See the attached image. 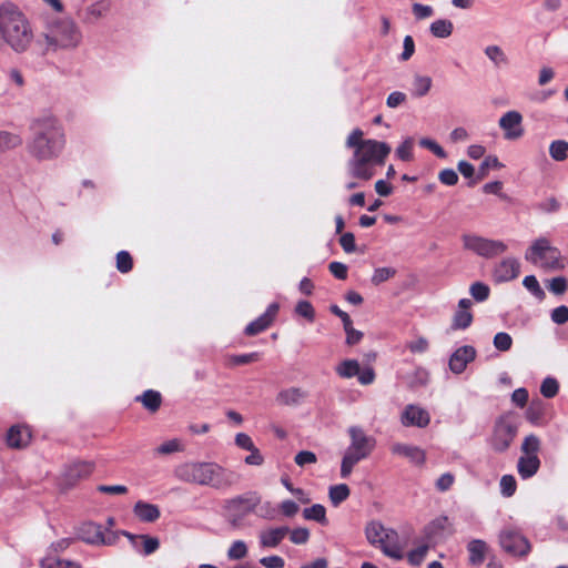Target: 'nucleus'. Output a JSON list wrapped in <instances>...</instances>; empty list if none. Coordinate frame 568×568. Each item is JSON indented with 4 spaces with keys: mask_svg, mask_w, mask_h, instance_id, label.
<instances>
[{
    "mask_svg": "<svg viewBox=\"0 0 568 568\" xmlns=\"http://www.w3.org/2000/svg\"><path fill=\"white\" fill-rule=\"evenodd\" d=\"M429 29L434 37L445 39L453 33L454 26L450 20L438 19L430 24Z\"/></svg>",
    "mask_w": 568,
    "mask_h": 568,
    "instance_id": "obj_34",
    "label": "nucleus"
},
{
    "mask_svg": "<svg viewBox=\"0 0 568 568\" xmlns=\"http://www.w3.org/2000/svg\"><path fill=\"white\" fill-rule=\"evenodd\" d=\"M540 460L537 455H524L518 459L517 470L523 479L532 477L539 469Z\"/></svg>",
    "mask_w": 568,
    "mask_h": 568,
    "instance_id": "obj_25",
    "label": "nucleus"
},
{
    "mask_svg": "<svg viewBox=\"0 0 568 568\" xmlns=\"http://www.w3.org/2000/svg\"><path fill=\"white\" fill-rule=\"evenodd\" d=\"M339 244L346 253H353L356 250L355 236L353 233H344L339 239Z\"/></svg>",
    "mask_w": 568,
    "mask_h": 568,
    "instance_id": "obj_63",
    "label": "nucleus"
},
{
    "mask_svg": "<svg viewBox=\"0 0 568 568\" xmlns=\"http://www.w3.org/2000/svg\"><path fill=\"white\" fill-rule=\"evenodd\" d=\"M295 313L310 322H313L315 318L314 307L307 301H300L295 306Z\"/></svg>",
    "mask_w": 568,
    "mask_h": 568,
    "instance_id": "obj_55",
    "label": "nucleus"
},
{
    "mask_svg": "<svg viewBox=\"0 0 568 568\" xmlns=\"http://www.w3.org/2000/svg\"><path fill=\"white\" fill-rule=\"evenodd\" d=\"M386 544L383 546V554L395 560H402L404 558L405 545L400 542L397 531L389 529L386 535Z\"/></svg>",
    "mask_w": 568,
    "mask_h": 568,
    "instance_id": "obj_19",
    "label": "nucleus"
},
{
    "mask_svg": "<svg viewBox=\"0 0 568 568\" xmlns=\"http://www.w3.org/2000/svg\"><path fill=\"white\" fill-rule=\"evenodd\" d=\"M439 181L445 185H455L458 182V175L453 169H445L438 174Z\"/></svg>",
    "mask_w": 568,
    "mask_h": 568,
    "instance_id": "obj_62",
    "label": "nucleus"
},
{
    "mask_svg": "<svg viewBox=\"0 0 568 568\" xmlns=\"http://www.w3.org/2000/svg\"><path fill=\"white\" fill-rule=\"evenodd\" d=\"M469 293L477 302H485L490 294V288L483 282H475L469 287Z\"/></svg>",
    "mask_w": 568,
    "mask_h": 568,
    "instance_id": "obj_42",
    "label": "nucleus"
},
{
    "mask_svg": "<svg viewBox=\"0 0 568 568\" xmlns=\"http://www.w3.org/2000/svg\"><path fill=\"white\" fill-rule=\"evenodd\" d=\"M260 359V354L257 352L233 355L230 357V362L233 365H245L253 362H257Z\"/></svg>",
    "mask_w": 568,
    "mask_h": 568,
    "instance_id": "obj_58",
    "label": "nucleus"
},
{
    "mask_svg": "<svg viewBox=\"0 0 568 568\" xmlns=\"http://www.w3.org/2000/svg\"><path fill=\"white\" fill-rule=\"evenodd\" d=\"M523 285L527 291H529L536 298L544 300L545 292L541 288L539 282L537 281L535 275H527L523 280Z\"/></svg>",
    "mask_w": 568,
    "mask_h": 568,
    "instance_id": "obj_43",
    "label": "nucleus"
},
{
    "mask_svg": "<svg viewBox=\"0 0 568 568\" xmlns=\"http://www.w3.org/2000/svg\"><path fill=\"white\" fill-rule=\"evenodd\" d=\"M462 242L465 250L471 251L485 258L500 255L508 248L503 241L486 239L476 234H464Z\"/></svg>",
    "mask_w": 568,
    "mask_h": 568,
    "instance_id": "obj_9",
    "label": "nucleus"
},
{
    "mask_svg": "<svg viewBox=\"0 0 568 568\" xmlns=\"http://www.w3.org/2000/svg\"><path fill=\"white\" fill-rule=\"evenodd\" d=\"M174 475L182 481L216 489L230 488L239 480V476L234 471L210 462L183 463L175 467Z\"/></svg>",
    "mask_w": 568,
    "mask_h": 568,
    "instance_id": "obj_4",
    "label": "nucleus"
},
{
    "mask_svg": "<svg viewBox=\"0 0 568 568\" xmlns=\"http://www.w3.org/2000/svg\"><path fill=\"white\" fill-rule=\"evenodd\" d=\"M134 515L143 523H154L160 518V508L151 503L139 500L133 507Z\"/></svg>",
    "mask_w": 568,
    "mask_h": 568,
    "instance_id": "obj_24",
    "label": "nucleus"
},
{
    "mask_svg": "<svg viewBox=\"0 0 568 568\" xmlns=\"http://www.w3.org/2000/svg\"><path fill=\"white\" fill-rule=\"evenodd\" d=\"M432 88V79L427 75H415L413 80L412 95L416 98L424 97Z\"/></svg>",
    "mask_w": 568,
    "mask_h": 568,
    "instance_id": "obj_35",
    "label": "nucleus"
},
{
    "mask_svg": "<svg viewBox=\"0 0 568 568\" xmlns=\"http://www.w3.org/2000/svg\"><path fill=\"white\" fill-rule=\"evenodd\" d=\"M551 321L558 325H562L568 322V307L565 305H560L552 310L551 312Z\"/></svg>",
    "mask_w": 568,
    "mask_h": 568,
    "instance_id": "obj_60",
    "label": "nucleus"
},
{
    "mask_svg": "<svg viewBox=\"0 0 568 568\" xmlns=\"http://www.w3.org/2000/svg\"><path fill=\"white\" fill-rule=\"evenodd\" d=\"M136 399L140 400L150 412H156L162 403L161 394L153 389L145 390Z\"/></svg>",
    "mask_w": 568,
    "mask_h": 568,
    "instance_id": "obj_32",
    "label": "nucleus"
},
{
    "mask_svg": "<svg viewBox=\"0 0 568 568\" xmlns=\"http://www.w3.org/2000/svg\"><path fill=\"white\" fill-rule=\"evenodd\" d=\"M489 547L481 539H473L467 544L468 562L470 566L478 567L485 561Z\"/></svg>",
    "mask_w": 568,
    "mask_h": 568,
    "instance_id": "obj_21",
    "label": "nucleus"
},
{
    "mask_svg": "<svg viewBox=\"0 0 568 568\" xmlns=\"http://www.w3.org/2000/svg\"><path fill=\"white\" fill-rule=\"evenodd\" d=\"M41 567L42 568H81L80 564H78L75 561L61 559V558H54V557L44 558L41 561Z\"/></svg>",
    "mask_w": 568,
    "mask_h": 568,
    "instance_id": "obj_41",
    "label": "nucleus"
},
{
    "mask_svg": "<svg viewBox=\"0 0 568 568\" xmlns=\"http://www.w3.org/2000/svg\"><path fill=\"white\" fill-rule=\"evenodd\" d=\"M303 517L306 520H314L322 525H325L327 523L326 519V509L321 504H315L308 508H305L303 510Z\"/></svg>",
    "mask_w": 568,
    "mask_h": 568,
    "instance_id": "obj_37",
    "label": "nucleus"
},
{
    "mask_svg": "<svg viewBox=\"0 0 568 568\" xmlns=\"http://www.w3.org/2000/svg\"><path fill=\"white\" fill-rule=\"evenodd\" d=\"M305 392L301 388L291 387L282 390L277 396V400L283 405H297L305 398Z\"/></svg>",
    "mask_w": 568,
    "mask_h": 568,
    "instance_id": "obj_30",
    "label": "nucleus"
},
{
    "mask_svg": "<svg viewBox=\"0 0 568 568\" xmlns=\"http://www.w3.org/2000/svg\"><path fill=\"white\" fill-rule=\"evenodd\" d=\"M294 460L296 465L304 467L305 465L315 464L317 462V457L313 452L302 450L296 454Z\"/></svg>",
    "mask_w": 568,
    "mask_h": 568,
    "instance_id": "obj_59",
    "label": "nucleus"
},
{
    "mask_svg": "<svg viewBox=\"0 0 568 568\" xmlns=\"http://www.w3.org/2000/svg\"><path fill=\"white\" fill-rule=\"evenodd\" d=\"M37 36L32 23L22 8L13 1L0 3V44L17 54L31 51Z\"/></svg>",
    "mask_w": 568,
    "mask_h": 568,
    "instance_id": "obj_1",
    "label": "nucleus"
},
{
    "mask_svg": "<svg viewBox=\"0 0 568 568\" xmlns=\"http://www.w3.org/2000/svg\"><path fill=\"white\" fill-rule=\"evenodd\" d=\"M390 450L394 455L403 456L415 465H423L426 459L425 452L417 446L396 443Z\"/></svg>",
    "mask_w": 568,
    "mask_h": 568,
    "instance_id": "obj_18",
    "label": "nucleus"
},
{
    "mask_svg": "<svg viewBox=\"0 0 568 568\" xmlns=\"http://www.w3.org/2000/svg\"><path fill=\"white\" fill-rule=\"evenodd\" d=\"M347 434L349 445L345 449L341 463V477L344 479L348 478L354 466L368 458L376 447V439L359 426H351Z\"/></svg>",
    "mask_w": 568,
    "mask_h": 568,
    "instance_id": "obj_6",
    "label": "nucleus"
},
{
    "mask_svg": "<svg viewBox=\"0 0 568 568\" xmlns=\"http://www.w3.org/2000/svg\"><path fill=\"white\" fill-rule=\"evenodd\" d=\"M520 272V263L515 257H506L493 268V280L496 283H505L515 280Z\"/></svg>",
    "mask_w": 568,
    "mask_h": 568,
    "instance_id": "obj_14",
    "label": "nucleus"
},
{
    "mask_svg": "<svg viewBox=\"0 0 568 568\" xmlns=\"http://www.w3.org/2000/svg\"><path fill=\"white\" fill-rule=\"evenodd\" d=\"M359 368L356 359H345L336 367V373L343 378H352L358 375Z\"/></svg>",
    "mask_w": 568,
    "mask_h": 568,
    "instance_id": "obj_38",
    "label": "nucleus"
},
{
    "mask_svg": "<svg viewBox=\"0 0 568 568\" xmlns=\"http://www.w3.org/2000/svg\"><path fill=\"white\" fill-rule=\"evenodd\" d=\"M525 260L545 270H561L565 266L560 251L545 236L531 242L525 252Z\"/></svg>",
    "mask_w": 568,
    "mask_h": 568,
    "instance_id": "obj_7",
    "label": "nucleus"
},
{
    "mask_svg": "<svg viewBox=\"0 0 568 568\" xmlns=\"http://www.w3.org/2000/svg\"><path fill=\"white\" fill-rule=\"evenodd\" d=\"M109 10V4L104 1H99L87 7L84 11L83 21L92 24L101 19Z\"/></svg>",
    "mask_w": 568,
    "mask_h": 568,
    "instance_id": "obj_28",
    "label": "nucleus"
},
{
    "mask_svg": "<svg viewBox=\"0 0 568 568\" xmlns=\"http://www.w3.org/2000/svg\"><path fill=\"white\" fill-rule=\"evenodd\" d=\"M559 389L558 382L552 377H547L542 381L540 386V393L546 398H552L557 395Z\"/></svg>",
    "mask_w": 568,
    "mask_h": 568,
    "instance_id": "obj_46",
    "label": "nucleus"
},
{
    "mask_svg": "<svg viewBox=\"0 0 568 568\" xmlns=\"http://www.w3.org/2000/svg\"><path fill=\"white\" fill-rule=\"evenodd\" d=\"M400 419L404 426H416L419 428H424L430 423L429 413L417 405H407Z\"/></svg>",
    "mask_w": 568,
    "mask_h": 568,
    "instance_id": "obj_16",
    "label": "nucleus"
},
{
    "mask_svg": "<svg viewBox=\"0 0 568 568\" xmlns=\"http://www.w3.org/2000/svg\"><path fill=\"white\" fill-rule=\"evenodd\" d=\"M22 142L21 135L9 131H0V153L19 148Z\"/></svg>",
    "mask_w": 568,
    "mask_h": 568,
    "instance_id": "obj_31",
    "label": "nucleus"
},
{
    "mask_svg": "<svg viewBox=\"0 0 568 568\" xmlns=\"http://www.w3.org/2000/svg\"><path fill=\"white\" fill-rule=\"evenodd\" d=\"M83 40L79 24L70 17L53 18L45 22L34 41L33 55L45 57L60 51L77 50Z\"/></svg>",
    "mask_w": 568,
    "mask_h": 568,
    "instance_id": "obj_2",
    "label": "nucleus"
},
{
    "mask_svg": "<svg viewBox=\"0 0 568 568\" xmlns=\"http://www.w3.org/2000/svg\"><path fill=\"white\" fill-rule=\"evenodd\" d=\"M260 562L266 568H284L285 566L284 559L276 555L263 557L261 558Z\"/></svg>",
    "mask_w": 568,
    "mask_h": 568,
    "instance_id": "obj_64",
    "label": "nucleus"
},
{
    "mask_svg": "<svg viewBox=\"0 0 568 568\" xmlns=\"http://www.w3.org/2000/svg\"><path fill=\"white\" fill-rule=\"evenodd\" d=\"M449 531V520L446 516L435 518L424 528L425 537L429 541L437 540Z\"/></svg>",
    "mask_w": 568,
    "mask_h": 568,
    "instance_id": "obj_23",
    "label": "nucleus"
},
{
    "mask_svg": "<svg viewBox=\"0 0 568 568\" xmlns=\"http://www.w3.org/2000/svg\"><path fill=\"white\" fill-rule=\"evenodd\" d=\"M184 446L182 445L181 440L178 438L170 439L168 442H164L160 446H158L154 449L155 455H170L179 452H183Z\"/></svg>",
    "mask_w": 568,
    "mask_h": 568,
    "instance_id": "obj_39",
    "label": "nucleus"
},
{
    "mask_svg": "<svg viewBox=\"0 0 568 568\" xmlns=\"http://www.w3.org/2000/svg\"><path fill=\"white\" fill-rule=\"evenodd\" d=\"M30 433L27 428L12 426L7 434V444L11 448H22L28 445Z\"/></svg>",
    "mask_w": 568,
    "mask_h": 568,
    "instance_id": "obj_27",
    "label": "nucleus"
},
{
    "mask_svg": "<svg viewBox=\"0 0 568 568\" xmlns=\"http://www.w3.org/2000/svg\"><path fill=\"white\" fill-rule=\"evenodd\" d=\"M290 539L295 545H304L310 539V530L304 527L290 530Z\"/></svg>",
    "mask_w": 568,
    "mask_h": 568,
    "instance_id": "obj_56",
    "label": "nucleus"
},
{
    "mask_svg": "<svg viewBox=\"0 0 568 568\" xmlns=\"http://www.w3.org/2000/svg\"><path fill=\"white\" fill-rule=\"evenodd\" d=\"M485 55L493 62L496 68L508 65L509 60L504 50L496 44L487 45L484 50Z\"/></svg>",
    "mask_w": 568,
    "mask_h": 568,
    "instance_id": "obj_29",
    "label": "nucleus"
},
{
    "mask_svg": "<svg viewBox=\"0 0 568 568\" xmlns=\"http://www.w3.org/2000/svg\"><path fill=\"white\" fill-rule=\"evenodd\" d=\"M271 324L262 315L245 327V334L253 336L265 331Z\"/></svg>",
    "mask_w": 568,
    "mask_h": 568,
    "instance_id": "obj_53",
    "label": "nucleus"
},
{
    "mask_svg": "<svg viewBox=\"0 0 568 568\" xmlns=\"http://www.w3.org/2000/svg\"><path fill=\"white\" fill-rule=\"evenodd\" d=\"M549 154L555 161H564L568 155V142L556 140L549 146Z\"/></svg>",
    "mask_w": 568,
    "mask_h": 568,
    "instance_id": "obj_40",
    "label": "nucleus"
},
{
    "mask_svg": "<svg viewBox=\"0 0 568 568\" xmlns=\"http://www.w3.org/2000/svg\"><path fill=\"white\" fill-rule=\"evenodd\" d=\"M499 545L506 552L513 556H526L531 549L528 539L513 528H505L500 531Z\"/></svg>",
    "mask_w": 568,
    "mask_h": 568,
    "instance_id": "obj_10",
    "label": "nucleus"
},
{
    "mask_svg": "<svg viewBox=\"0 0 568 568\" xmlns=\"http://www.w3.org/2000/svg\"><path fill=\"white\" fill-rule=\"evenodd\" d=\"M132 257L126 251H120L116 254V268L121 273H128L132 270Z\"/></svg>",
    "mask_w": 568,
    "mask_h": 568,
    "instance_id": "obj_52",
    "label": "nucleus"
},
{
    "mask_svg": "<svg viewBox=\"0 0 568 568\" xmlns=\"http://www.w3.org/2000/svg\"><path fill=\"white\" fill-rule=\"evenodd\" d=\"M260 504L261 495L253 490L225 500L224 510L227 523L233 528L242 527L245 517L254 513Z\"/></svg>",
    "mask_w": 568,
    "mask_h": 568,
    "instance_id": "obj_8",
    "label": "nucleus"
},
{
    "mask_svg": "<svg viewBox=\"0 0 568 568\" xmlns=\"http://www.w3.org/2000/svg\"><path fill=\"white\" fill-rule=\"evenodd\" d=\"M540 447V440L535 435L527 436L521 445V452L524 455H537Z\"/></svg>",
    "mask_w": 568,
    "mask_h": 568,
    "instance_id": "obj_50",
    "label": "nucleus"
},
{
    "mask_svg": "<svg viewBox=\"0 0 568 568\" xmlns=\"http://www.w3.org/2000/svg\"><path fill=\"white\" fill-rule=\"evenodd\" d=\"M80 538L90 545H112L115 541L114 534H104L102 526L94 523H85L79 531Z\"/></svg>",
    "mask_w": 568,
    "mask_h": 568,
    "instance_id": "obj_13",
    "label": "nucleus"
},
{
    "mask_svg": "<svg viewBox=\"0 0 568 568\" xmlns=\"http://www.w3.org/2000/svg\"><path fill=\"white\" fill-rule=\"evenodd\" d=\"M413 148H414V140L412 138H407L396 149V155L402 161H410L413 159Z\"/></svg>",
    "mask_w": 568,
    "mask_h": 568,
    "instance_id": "obj_49",
    "label": "nucleus"
},
{
    "mask_svg": "<svg viewBox=\"0 0 568 568\" xmlns=\"http://www.w3.org/2000/svg\"><path fill=\"white\" fill-rule=\"evenodd\" d=\"M31 138L27 143L29 154L38 161L57 159L64 150L65 133L57 116L42 114L31 124Z\"/></svg>",
    "mask_w": 568,
    "mask_h": 568,
    "instance_id": "obj_3",
    "label": "nucleus"
},
{
    "mask_svg": "<svg viewBox=\"0 0 568 568\" xmlns=\"http://www.w3.org/2000/svg\"><path fill=\"white\" fill-rule=\"evenodd\" d=\"M500 493L505 497H511L516 491V479L511 475H504L499 483Z\"/></svg>",
    "mask_w": 568,
    "mask_h": 568,
    "instance_id": "obj_51",
    "label": "nucleus"
},
{
    "mask_svg": "<svg viewBox=\"0 0 568 568\" xmlns=\"http://www.w3.org/2000/svg\"><path fill=\"white\" fill-rule=\"evenodd\" d=\"M247 555V546L243 540H235L227 550V557L231 560H239Z\"/></svg>",
    "mask_w": 568,
    "mask_h": 568,
    "instance_id": "obj_44",
    "label": "nucleus"
},
{
    "mask_svg": "<svg viewBox=\"0 0 568 568\" xmlns=\"http://www.w3.org/2000/svg\"><path fill=\"white\" fill-rule=\"evenodd\" d=\"M427 551H428L427 545H422V546H418L417 548L410 550L407 554L408 562L412 566H419L424 561V559L427 555Z\"/></svg>",
    "mask_w": 568,
    "mask_h": 568,
    "instance_id": "obj_47",
    "label": "nucleus"
},
{
    "mask_svg": "<svg viewBox=\"0 0 568 568\" xmlns=\"http://www.w3.org/2000/svg\"><path fill=\"white\" fill-rule=\"evenodd\" d=\"M396 274V271L392 267H379L376 268L372 276V283L378 285L383 282L388 281Z\"/></svg>",
    "mask_w": 568,
    "mask_h": 568,
    "instance_id": "obj_54",
    "label": "nucleus"
},
{
    "mask_svg": "<svg viewBox=\"0 0 568 568\" xmlns=\"http://www.w3.org/2000/svg\"><path fill=\"white\" fill-rule=\"evenodd\" d=\"M419 144L423 148H426V149L430 150L438 158H445L446 156V152L444 151V149L436 141H434L432 139L424 138V139H422L419 141Z\"/></svg>",
    "mask_w": 568,
    "mask_h": 568,
    "instance_id": "obj_61",
    "label": "nucleus"
},
{
    "mask_svg": "<svg viewBox=\"0 0 568 568\" xmlns=\"http://www.w3.org/2000/svg\"><path fill=\"white\" fill-rule=\"evenodd\" d=\"M351 490L346 484H338L329 487L328 497L336 507L349 497Z\"/></svg>",
    "mask_w": 568,
    "mask_h": 568,
    "instance_id": "obj_36",
    "label": "nucleus"
},
{
    "mask_svg": "<svg viewBox=\"0 0 568 568\" xmlns=\"http://www.w3.org/2000/svg\"><path fill=\"white\" fill-rule=\"evenodd\" d=\"M390 148L385 142L365 140L347 162V172L353 179L368 181L375 174V166L384 163Z\"/></svg>",
    "mask_w": 568,
    "mask_h": 568,
    "instance_id": "obj_5",
    "label": "nucleus"
},
{
    "mask_svg": "<svg viewBox=\"0 0 568 568\" xmlns=\"http://www.w3.org/2000/svg\"><path fill=\"white\" fill-rule=\"evenodd\" d=\"M388 530L389 528H385L382 524L372 521L366 526L365 534L368 542L373 546H377V542L381 541L382 537H384Z\"/></svg>",
    "mask_w": 568,
    "mask_h": 568,
    "instance_id": "obj_33",
    "label": "nucleus"
},
{
    "mask_svg": "<svg viewBox=\"0 0 568 568\" xmlns=\"http://www.w3.org/2000/svg\"><path fill=\"white\" fill-rule=\"evenodd\" d=\"M477 352L475 347L470 345H464L458 347L449 357V369L456 374H462L467 365L475 361Z\"/></svg>",
    "mask_w": 568,
    "mask_h": 568,
    "instance_id": "obj_15",
    "label": "nucleus"
},
{
    "mask_svg": "<svg viewBox=\"0 0 568 568\" xmlns=\"http://www.w3.org/2000/svg\"><path fill=\"white\" fill-rule=\"evenodd\" d=\"M288 531L290 528L286 526L263 530L258 536L260 544L263 548H275L281 544Z\"/></svg>",
    "mask_w": 568,
    "mask_h": 568,
    "instance_id": "obj_22",
    "label": "nucleus"
},
{
    "mask_svg": "<svg viewBox=\"0 0 568 568\" xmlns=\"http://www.w3.org/2000/svg\"><path fill=\"white\" fill-rule=\"evenodd\" d=\"M498 125L503 130L504 139L508 141L519 140L525 133L523 115L515 110L504 113L498 121Z\"/></svg>",
    "mask_w": 568,
    "mask_h": 568,
    "instance_id": "obj_12",
    "label": "nucleus"
},
{
    "mask_svg": "<svg viewBox=\"0 0 568 568\" xmlns=\"http://www.w3.org/2000/svg\"><path fill=\"white\" fill-rule=\"evenodd\" d=\"M94 469V463L88 460H75L69 464L64 469V477L69 484L79 479L89 477Z\"/></svg>",
    "mask_w": 568,
    "mask_h": 568,
    "instance_id": "obj_17",
    "label": "nucleus"
},
{
    "mask_svg": "<svg viewBox=\"0 0 568 568\" xmlns=\"http://www.w3.org/2000/svg\"><path fill=\"white\" fill-rule=\"evenodd\" d=\"M406 347L413 354H424L429 348V342L426 337L419 336L407 342Z\"/></svg>",
    "mask_w": 568,
    "mask_h": 568,
    "instance_id": "obj_45",
    "label": "nucleus"
},
{
    "mask_svg": "<svg viewBox=\"0 0 568 568\" xmlns=\"http://www.w3.org/2000/svg\"><path fill=\"white\" fill-rule=\"evenodd\" d=\"M473 302L469 298H462L458 302V310L453 317V327L455 329H465L470 326L473 322V314L469 312Z\"/></svg>",
    "mask_w": 568,
    "mask_h": 568,
    "instance_id": "obj_20",
    "label": "nucleus"
},
{
    "mask_svg": "<svg viewBox=\"0 0 568 568\" xmlns=\"http://www.w3.org/2000/svg\"><path fill=\"white\" fill-rule=\"evenodd\" d=\"M517 433L514 424L505 418L497 420L491 437V446L496 452H505L513 443Z\"/></svg>",
    "mask_w": 568,
    "mask_h": 568,
    "instance_id": "obj_11",
    "label": "nucleus"
},
{
    "mask_svg": "<svg viewBox=\"0 0 568 568\" xmlns=\"http://www.w3.org/2000/svg\"><path fill=\"white\" fill-rule=\"evenodd\" d=\"M254 514L264 519H274L276 516V509L271 501H263L261 499V504Z\"/></svg>",
    "mask_w": 568,
    "mask_h": 568,
    "instance_id": "obj_57",
    "label": "nucleus"
},
{
    "mask_svg": "<svg viewBox=\"0 0 568 568\" xmlns=\"http://www.w3.org/2000/svg\"><path fill=\"white\" fill-rule=\"evenodd\" d=\"M122 534L131 541L135 549H138V540H141L143 545V552L146 556L155 552L160 547V541L156 537H151L149 535L135 536L128 531H122Z\"/></svg>",
    "mask_w": 568,
    "mask_h": 568,
    "instance_id": "obj_26",
    "label": "nucleus"
},
{
    "mask_svg": "<svg viewBox=\"0 0 568 568\" xmlns=\"http://www.w3.org/2000/svg\"><path fill=\"white\" fill-rule=\"evenodd\" d=\"M494 346L500 352H507L511 348L513 338L508 333L499 332L494 336Z\"/></svg>",
    "mask_w": 568,
    "mask_h": 568,
    "instance_id": "obj_48",
    "label": "nucleus"
}]
</instances>
